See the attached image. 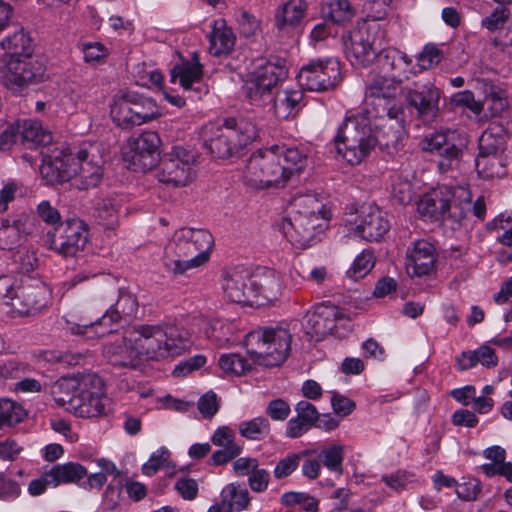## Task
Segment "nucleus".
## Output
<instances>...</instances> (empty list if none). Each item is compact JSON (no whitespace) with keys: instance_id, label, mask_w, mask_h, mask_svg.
Wrapping results in <instances>:
<instances>
[{"instance_id":"29","label":"nucleus","mask_w":512,"mask_h":512,"mask_svg":"<svg viewBox=\"0 0 512 512\" xmlns=\"http://www.w3.org/2000/svg\"><path fill=\"white\" fill-rule=\"evenodd\" d=\"M138 311V303L136 298L125 291H120L117 301L111 305L104 315V320L117 330L122 323L130 322Z\"/></svg>"},{"instance_id":"56","label":"nucleus","mask_w":512,"mask_h":512,"mask_svg":"<svg viewBox=\"0 0 512 512\" xmlns=\"http://www.w3.org/2000/svg\"><path fill=\"white\" fill-rule=\"evenodd\" d=\"M371 113L367 108L351 109L346 112L339 128H371Z\"/></svg>"},{"instance_id":"24","label":"nucleus","mask_w":512,"mask_h":512,"mask_svg":"<svg viewBox=\"0 0 512 512\" xmlns=\"http://www.w3.org/2000/svg\"><path fill=\"white\" fill-rule=\"evenodd\" d=\"M346 57L352 65L367 67L377 57L371 35L366 29H354L344 38Z\"/></svg>"},{"instance_id":"10","label":"nucleus","mask_w":512,"mask_h":512,"mask_svg":"<svg viewBox=\"0 0 512 512\" xmlns=\"http://www.w3.org/2000/svg\"><path fill=\"white\" fill-rule=\"evenodd\" d=\"M301 325L305 334L316 340L327 334L344 337L352 327L346 314L329 302L314 305L304 315Z\"/></svg>"},{"instance_id":"28","label":"nucleus","mask_w":512,"mask_h":512,"mask_svg":"<svg viewBox=\"0 0 512 512\" xmlns=\"http://www.w3.org/2000/svg\"><path fill=\"white\" fill-rule=\"evenodd\" d=\"M211 442L220 447L211 456L212 464L217 466L230 462L242 452V446L236 442V433L229 426L218 427L211 436Z\"/></svg>"},{"instance_id":"63","label":"nucleus","mask_w":512,"mask_h":512,"mask_svg":"<svg viewBox=\"0 0 512 512\" xmlns=\"http://www.w3.org/2000/svg\"><path fill=\"white\" fill-rule=\"evenodd\" d=\"M20 494V484L16 480L0 474V500L7 502L14 501Z\"/></svg>"},{"instance_id":"45","label":"nucleus","mask_w":512,"mask_h":512,"mask_svg":"<svg viewBox=\"0 0 512 512\" xmlns=\"http://www.w3.org/2000/svg\"><path fill=\"white\" fill-rule=\"evenodd\" d=\"M21 222L9 218L0 221V248L3 250L14 251L21 244Z\"/></svg>"},{"instance_id":"51","label":"nucleus","mask_w":512,"mask_h":512,"mask_svg":"<svg viewBox=\"0 0 512 512\" xmlns=\"http://www.w3.org/2000/svg\"><path fill=\"white\" fill-rule=\"evenodd\" d=\"M26 416L22 406L10 399H0V429L20 423Z\"/></svg>"},{"instance_id":"64","label":"nucleus","mask_w":512,"mask_h":512,"mask_svg":"<svg viewBox=\"0 0 512 512\" xmlns=\"http://www.w3.org/2000/svg\"><path fill=\"white\" fill-rule=\"evenodd\" d=\"M197 407L204 418L213 417L219 409L216 393L213 391H208L203 394L198 400Z\"/></svg>"},{"instance_id":"17","label":"nucleus","mask_w":512,"mask_h":512,"mask_svg":"<svg viewBox=\"0 0 512 512\" xmlns=\"http://www.w3.org/2000/svg\"><path fill=\"white\" fill-rule=\"evenodd\" d=\"M57 232L58 235L49 232L46 243L50 250L63 256H75L88 242V225L78 217L66 219Z\"/></svg>"},{"instance_id":"11","label":"nucleus","mask_w":512,"mask_h":512,"mask_svg":"<svg viewBox=\"0 0 512 512\" xmlns=\"http://www.w3.org/2000/svg\"><path fill=\"white\" fill-rule=\"evenodd\" d=\"M161 138L155 130H143L137 137H130L121 149L126 167L139 173H146L157 167L161 161Z\"/></svg>"},{"instance_id":"36","label":"nucleus","mask_w":512,"mask_h":512,"mask_svg":"<svg viewBox=\"0 0 512 512\" xmlns=\"http://www.w3.org/2000/svg\"><path fill=\"white\" fill-rule=\"evenodd\" d=\"M219 498H221L230 512L247 510L251 501L247 487L238 482L226 484L222 488Z\"/></svg>"},{"instance_id":"55","label":"nucleus","mask_w":512,"mask_h":512,"mask_svg":"<svg viewBox=\"0 0 512 512\" xmlns=\"http://www.w3.org/2000/svg\"><path fill=\"white\" fill-rule=\"evenodd\" d=\"M170 460V451L165 447L161 446L154 451L147 462L142 465V472L144 475L153 476L160 469L168 466Z\"/></svg>"},{"instance_id":"46","label":"nucleus","mask_w":512,"mask_h":512,"mask_svg":"<svg viewBox=\"0 0 512 512\" xmlns=\"http://www.w3.org/2000/svg\"><path fill=\"white\" fill-rule=\"evenodd\" d=\"M509 130H483L478 140L479 153L500 154L505 148Z\"/></svg>"},{"instance_id":"30","label":"nucleus","mask_w":512,"mask_h":512,"mask_svg":"<svg viewBox=\"0 0 512 512\" xmlns=\"http://www.w3.org/2000/svg\"><path fill=\"white\" fill-rule=\"evenodd\" d=\"M208 39L210 53L216 57L229 55L234 50L236 36L223 18L212 22V31Z\"/></svg>"},{"instance_id":"5","label":"nucleus","mask_w":512,"mask_h":512,"mask_svg":"<svg viewBox=\"0 0 512 512\" xmlns=\"http://www.w3.org/2000/svg\"><path fill=\"white\" fill-rule=\"evenodd\" d=\"M56 388L65 393L54 396L59 407L79 418H92L106 415L109 399L106 396L102 379L93 373L77 377H62Z\"/></svg>"},{"instance_id":"6","label":"nucleus","mask_w":512,"mask_h":512,"mask_svg":"<svg viewBox=\"0 0 512 512\" xmlns=\"http://www.w3.org/2000/svg\"><path fill=\"white\" fill-rule=\"evenodd\" d=\"M292 334L283 325L266 326L245 336V348L250 360L264 367L282 365L290 352Z\"/></svg>"},{"instance_id":"13","label":"nucleus","mask_w":512,"mask_h":512,"mask_svg":"<svg viewBox=\"0 0 512 512\" xmlns=\"http://www.w3.org/2000/svg\"><path fill=\"white\" fill-rule=\"evenodd\" d=\"M45 76L44 59L40 55L31 54L21 58H10L7 61L2 83L13 93L21 94L30 86L43 82Z\"/></svg>"},{"instance_id":"40","label":"nucleus","mask_w":512,"mask_h":512,"mask_svg":"<svg viewBox=\"0 0 512 512\" xmlns=\"http://www.w3.org/2000/svg\"><path fill=\"white\" fill-rule=\"evenodd\" d=\"M193 62H184L175 65L170 70V81L175 83L179 80L180 85L188 90L192 87L193 83L199 82L202 77V65L196 54L193 55Z\"/></svg>"},{"instance_id":"3","label":"nucleus","mask_w":512,"mask_h":512,"mask_svg":"<svg viewBox=\"0 0 512 512\" xmlns=\"http://www.w3.org/2000/svg\"><path fill=\"white\" fill-rule=\"evenodd\" d=\"M331 219L330 203L307 192L292 197L287 215L276 227L292 246L305 249L328 229Z\"/></svg>"},{"instance_id":"9","label":"nucleus","mask_w":512,"mask_h":512,"mask_svg":"<svg viewBox=\"0 0 512 512\" xmlns=\"http://www.w3.org/2000/svg\"><path fill=\"white\" fill-rule=\"evenodd\" d=\"M198 153L190 148L175 145L166 152L159 164V182L175 188L186 187L197 177Z\"/></svg>"},{"instance_id":"27","label":"nucleus","mask_w":512,"mask_h":512,"mask_svg":"<svg viewBox=\"0 0 512 512\" xmlns=\"http://www.w3.org/2000/svg\"><path fill=\"white\" fill-rule=\"evenodd\" d=\"M19 137L27 149L45 148L53 142L51 130H0V151L11 149Z\"/></svg>"},{"instance_id":"21","label":"nucleus","mask_w":512,"mask_h":512,"mask_svg":"<svg viewBox=\"0 0 512 512\" xmlns=\"http://www.w3.org/2000/svg\"><path fill=\"white\" fill-rule=\"evenodd\" d=\"M283 291L281 275L274 269L250 270V305H265L278 300Z\"/></svg>"},{"instance_id":"19","label":"nucleus","mask_w":512,"mask_h":512,"mask_svg":"<svg viewBox=\"0 0 512 512\" xmlns=\"http://www.w3.org/2000/svg\"><path fill=\"white\" fill-rule=\"evenodd\" d=\"M288 76L284 60H277L276 63L267 61L259 66L243 86L245 96L252 102L257 103L266 97L272 96L273 89Z\"/></svg>"},{"instance_id":"34","label":"nucleus","mask_w":512,"mask_h":512,"mask_svg":"<svg viewBox=\"0 0 512 512\" xmlns=\"http://www.w3.org/2000/svg\"><path fill=\"white\" fill-rule=\"evenodd\" d=\"M121 206V197L106 196L96 203L94 217L105 230H113L118 224V213Z\"/></svg>"},{"instance_id":"50","label":"nucleus","mask_w":512,"mask_h":512,"mask_svg":"<svg viewBox=\"0 0 512 512\" xmlns=\"http://www.w3.org/2000/svg\"><path fill=\"white\" fill-rule=\"evenodd\" d=\"M290 277L295 282V284L301 282H308L318 287H321L332 280L333 274L324 265H314L309 269V271L305 275L301 274L296 269L291 270Z\"/></svg>"},{"instance_id":"2","label":"nucleus","mask_w":512,"mask_h":512,"mask_svg":"<svg viewBox=\"0 0 512 512\" xmlns=\"http://www.w3.org/2000/svg\"><path fill=\"white\" fill-rule=\"evenodd\" d=\"M107 147L100 142H84L77 151L70 148L55 149L52 154L43 151L39 168L47 184L70 182L71 186L86 190L96 187L103 176Z\"/></svg>"},{"instance_id":"23","label":"nucleus","mask_w":512,"mask_h":512,"mask_svg":"<svg viewBox=\"0 0 512 512\" xmlns=\"http://www.w3.org/2000/svg\"><path fill=\"white\" fill-rule=\"evenodd\" d=\"M221 288L230 302L250 305V269L243 265L225 269L221 275Z\"/></svg>"},{"instance_id":"31","label":"nucleus","mask_w":512,"mask_h":512,"mask_svg":"<svg viewBox=\"0 0 512 512\" xmlns=\"http://www.w3.org/2000/svg\"><path fill=\"white\" fill-rule=\"evenodd\" d=\"M63 321V329L86 340H95L116 331L109 321L104 320V315L89 323H76L66 317Z\"/></svg>"},{"instance_id":"61","label":"nucleus","mask_w":512,"mask_h":512,"mask_svg":"<svg viewBox=\"0 0 512 512\" xmlns=\"http://www.w3.org/2000/svg\"><path fill=\"white\" fill-rule=\"evenodd\" d=\"M442 57L443 53L440 49L433 44H427L417 56V63L421 70H427L440 63Z\"/></svg>"},{"instance_id":"37","label":"nucleus","mask_w":512,"mask_h":512,"mask_svg":"<svg viewBox=\"0 0 512 512\" xmlns=\"http://www.w3.org/2000/svg\"><path fill=\"white\" fill-rule=\"evenodd\" d=\"M402 84V82L378 73L366 85L365 96L367 99L376 98L390 102L396 96L397 90L403 88Z\"/></svg>"},{"instance_id":"7","label":"nucleus","mask_w":512,"mask_h":512,"mask_svg":"<svg viewBox=\"0 0 512 512\" xmlns=\"http://www.w3.org/2000/svg\"><path fill=\"white\" fill-rule=\"evenodd\" d=\"M279 153L274 146L253 152L242 169L241 179L244 185L253 190L284 187L286 183Z\"/></svg>"},{"instance_id":"49","label":"nucleus","mask_w":512,"mask_h":512,"mask_svg":"<svg viewBox=\"0 0 512 512\" xmlns=\"http://www.w3.org/2000/svg\"><path fill=\"white\" fill-rule=\"evenodd\" d=\"M239 433L248 440H263L270 434L269 420L263 416H259L243 421L239 424Z\"/></svg>"},{"instance_id":"1","label":"nucleus","mask_w":512,"mask_h":512,"mask_svg":"<svg viewBox=\"0 0 512 512\" xmlns=\"http://www.w3.org/2000/svg\"><path fill=\"white\" fill-rule=\"evenodd\" d=\"M188 332L173 323L141 324L114 343L103 353L113 366L137 368L144 361H162L177 357L191 345Z\"/></svg>"},{"instance_id":"33","label":"nucleus","mask_w":512,"mask_h":512,"mask_svg":"<svg viewBox=\"0 0 512 512\" xmlns=\"http://www.w3.org/2000/svg\"><path fill=\"white\" fill-rule=\"evenodd\" d=\"M277 147L279 161L282 162L285 183L294 175L299 174L307 165V153L303 148L286 147L285 145H273Z\"/></svg>"},{"instance_id":"18","label":"nucleus","mask_w":512,"mask_h":512,"mask_svg":"<svg viewBox=\"0 0 512 512\" xmlns=\"http://www.w3.org/2000/svg\"><path fill=\"white\" fill-rule=\"evenodd\" d=\"M375 130H338L335 136L337 153L350 165L360 164L376 146H382Z\"/></svg>"},{"instance_id":"44","label":"nucleus","mask_w":512,"mask_h":512,"mask_svg":"<svg viewBox=\"0 0 512 512\" xmlns=\"http://www.w3.org/2000/svg\"><path fill=\"white\" fill-rule=\"evenodd\" d=\"M302 98V92L297 90H287L282 94H278L274 99L275 115L279 119H288L289 117L294 116L299 109V103Z\"/></svg>"},{"instance_id":"60","label":"nucleus","mask_w":512,"mask_h":512,"mask_svg":"<svg viewBox=\"0 0 512 512\" xmlns=\"http://www.w3.org/2000/svg\"><path fill=\"white\" fill-rule=\"evenodd\" d=\"M237 22L240 34L246 38L255 35L260 28V21L244 9L238 11Z\"/></svg>"},{"instance_id":"15","label":"nucleus","mask_w":512,"mask_h":512,"mask_svg":"<svg viewBox=\"0 0 512 512\" xmlns=\"http://www.w3.org/2000/svg\"><path fill=\"white\" fill-rule=\"evenodd\" d=\"M211 135H202L204 147L215 159L239 156L257 138V130H209Z\"/></svg>"},{"instance_id":"20","label":"nucleus","mask_w":512,"mask_h":512,"mask_svg":"<svg viewBox=\"0 0 512 512\" xmlns=\"http://www.w3.org/2000/svg\"><path fill=\"white\" fill-rule=\"evenodd\" d=\"M214 246L212 234L205 229L181 228L165 246L166 258L190 257L197 252L211 253Z\"/></svg>"},{"instance_id":"4","label":"nucleus","mask_w":512,"mask_h":512,"mask_svg":"<svg viewBox=\"0 0 512 512\" xmlns=\"http://www.w3.org/2000/svg\"><path fill=\"white\" fill-rule=\"evenodd\" d=\"M12 271L22 274L0 276V299L15 314L30 315L41 310L47 303L49 290L44 282L27 275L34 270L37 259L25 248L12 253Z\"/></svg>"},{"instance_id":"41","label":"nucleus","mask_w":512,"mask_h":512,"mask_svg":"<svg viewBox=\"0 0 512 512\" xmlns=\"http://www.w3.org/2000/svg\"><path fill=\"white\" fill-rule=\"evenodd\" d=\"M307 9L304 0H289L275 15V24L278 29H284L286 26L297 27L302 21Z\"/></svg>"},{"instance_id":"42","label":"nucleus","mask_w":512,"mask_h":512,"mask_svg":"<svg viewBox=\"0 0 512 512\" xmlns=\"http://www.w3.org/2000/svg\"><path fill=\"white\" fill-rule=\"evenodd\" d=\"M321 12L325 19L338 25L350 22L355 16V10L348 0H326Z\"/></svg>"},{"instance_id":"53","label":"nucleus","mask_w":512,"mask_h":512,"mask_svg":"<svg viewBox=\"0 0 512 512\" xmlns=\"http://www.w3.org/2000/svg\"><path fill=\"white\" fill-rule=\"evenodd\" d=\"M134 115L133 125H142L158 116L155 103L148 98L138 95V99L133 102Z\"/></svg>"},{"instance_id":"14","label":"nucleus","mask_w":512,"mask_h":512,"mask_svg":"<svg viewBox=\"0 0 512 512\" xmlns=\"http://www.w3.org/2000/svg\"><path fill=\"white\" fill-rule=\"evenodd\" d=\"M341 80L340 62L335 58L312 60L297 74L298 84L308 91L332 90Z\"/></svg>"},{"instance_id":"26","label":"nucleus","mask_w":512,"mask_h":512,"mask_svg":"<svg viewBox=\"0 0 512 512\" xmlns=\"http://www.w3.org/2000/svg\"><path fill=\"white\" fill-rule=\"evenodd\" d=\"M377 63L381 74L404 83L409 79L412 59L396 48H385L377 54Z\"/></svg>"},{"instance_id":"25","label":"nucleus","mask_w":512,"mask_h":512,"mask_svg":"<svg viewBox=\"0 0 512 512\" xmlns=\"http://www.w3.org/2000/svg\"><path fill=\"white\" fill-rule=\"evenodd\" d=\"M456 132L457 130H434L422 140V149L442 157L440 166L448 165L459 157L464 146L463 143L456 144L452 141Z\"/></svg>"},{"instance_id":"59","label":"nucleus","mask_w":512,"mask_h":512,"mask_svg":"<svg viewBox=\"0 0 512 512\" xmlns=\"http://www.w3.org/2000/svg\"><path fill=\"white\" fill-rule=\"evenodd\" d=\"M300 460V453H292L280 459L274 467V477L276 479H284L289 477L300 465Z\"/></svg>"},{"instance_id":"62","label":"nucleus","mask_w":512,"mask_h":512,"mask_svg":"<svg viewBox=\"0 0 512 512\" xmlns=\"http://www.w3.org/2000/svg\"><path fill=\"white\" fill-rule=\"evenodd\" d=\"M414 480V475L405 470H397L390 474L383 475L381 481L393 490L403 489Z\"/></svg>"},{"instance_id":"48","label":"nucleus","mask_w":512,"mask_h":512,"mask_svg":"<svg viewBox=\"0 0 512 512\" xmlns=\"http://www.w3.org/2000/svg\"><path fill=\"white\" fill-rule=\"evenodd\" d=\"M218 366L226 375L241 376L251 369V363L239 353H224L218 358Z\"/></svg>"},{"instance_id":"12","label":"nucleus","mask_w":512,"mask_h":512,"mask_svg":"<svg viewBox=\"0 0 512 512\" xmlns=\"http://www.w3.org/2000/svg\"><path fill=\"white\" fill-rule=\"evenodd\" d=\"M455 191L447 186H437L424 193L416 202V209L423 221L459 224L465 217L463 208L452 204Z\"/></svg>"},{"instance_id":"43","label":"nucleus","mask_w":512,"mask_h":512,"mask_svg":"<svg viewBox=\"0 0 512 512\" xmlns=\"http://www.w3.org/2000/svg\"><path fill=\"white\" fill-rule=\"evenodd\" d=\"M211 253L197 252L194 256L167 258V269L174 275H186L190 271L198 269L208 263Z\"/></svg>"},{"instance_id":"52","label":"nucleus","mask_w":512,"mask_h":512,"mask_svg":"<svg viewBox=\"0 0 512 512\" xmlns=\"http://www.w3.org/2000/svg\"><path fill=\"white\" fill-rule=\"evenodd\" d=\"M488 230H504L496 241L504 246H512V213L504 211L495 216L488 224Z\"/></svg>"},{"instance_id":"39","label":"nucleus","mask_w":512,"mask_h":512,"mask_svg":"<svg viewBox=\"0 0 512 512\" xmlns=\"http://www.w3.org/2000/svg\"><path fill=\"white\" fill-rule=\"evenodd\" d=\"M477 174L482 179L500 178L506 175V163L501 154L478 153L475 159Z\"/></svg>"},{"instance_id":"57","label":"nucleus","mask_w":512,"mask_h":512,"mask_svg":"<svg viewBox=\"0 0 512 512\" xmlns=\"http://www.w3.org/2000/svg\"><path fill=\"white\" fill-rule=\"evenodd\" d=\"M138 99V94L132 92H126L122 95L121 99L116 104V107L112 110V113H115L116 108L118 107L117 112V120L118 124L122 123L132 124L134 120L133 111V102Z\"/></svg>"},{"instance_id":"54","label":"nucleus","mask_w":512,"mask_h":512,"mask_svg":"<svg viewBox=\"0 0 512 512\" xmlns=\"http://www.w3.org/2000/svg\"><path fill=\"white\" fill-rule=\"evenodd\" d=\"M320 462L330 471L342 472L344 459V447L339 444H332L323 448L320 452Z\"/></svg>"},{"instance_id":"16","label":"nucleus","mask_w":512,"mask_h":512,"mask_svg":"<svg viewBox=\"0 0 512 512\" xmlns=\"http://www.w3.org/2000/svg\"><path fill=\"white\" fill-rule=\"evenodd\" d=\"M401 95L409 107L416 110L424 125L433 122L439 113V89L429 80H417L401 88Z\"/></svg>"},{"instance_id":"58","label":"nucleus","mask_w":512,"mask_h":512,"mask_svg":"<svg viewBox=\"0 0 512 512\" xmlns=\"http://www.w3.org/2000/svg\"><path fill=\"white\" fill-rule=\"evenodd\" d=\"M510 16V10L506 5L496 7L493 12L482 19L481 24L490 32H494L504 28Z\"/></svg>"},{"instance_id":"8","label":"nucleus","mask_w":512,"mask_h":512,"mask_svg":"<svg viewBox=\"0 0 512 512\" xmlns=\"http://www.w3.org/2000/svg\"><path fill=\"white\" fill-rule=\"evenodd\" d=\"M344 237L359 241H380L390 229L387 213L377 205L363 206L348 214L341 225Z\"/></svg>"},{"instance_id":"38","label":"nucleus","mask_w":512,"mask_h":512,"mask_svg":"<svg viewBox=\"0 0 512 512\" xmlns=\"http://www.w3.org/2000/svg\"><path fill=\"white\" fill-rule=\"evenodd\" d=\"M52 487L61 484L75 483L80 486L82 480L87 476V469L76 462L56 464L50 468Z\"/></svg>"},{"instance_id":"47","label":"nucleus","mask_w":512,"mask_h":512,"mask_svg":"<svg viewBox=\"0 0 512 512\" xmlns=\"http://www.w3.org/2000/svg\"><path fill=\"white\" fill-rule=\"evenodd\" d=\"M376 258L374 252L370 248L363 249L354 258L352 264L346 271L348 278L359 280L368 275L375 266Z\"/></svg>"},{"instance_id":"32","label":"nucleus","mask_w":512,"mask_h":512,"mask_svg":"<svg viewBox=\"0 0 512 512\" xmlns=\"http://www.w3.org/2000/svg\"><path fill=\"white\" fill-rule=\"evenodd\" d=\"M204 335L218 347H224L234 341L237 324L224 319H211L203 322Z\"/></svg>"},{"instance_id":"22","label":"nucleus","mask_w":512,"mask_h":512,"mask_svg":"<svg viewBox=\"0 0 512 512\" xmlns=\"http://www.w3.org/2000/svg\"><path fill=\"white\" fill-rule=\"evenodd\" d=\"M435 246L425 239H418L407 247L405 254V268L411 277L429 275L435 270Z\"/></svg>"},{"instance_id":"35","label":"nucleus","mask_w":512,"mask_h":512,"mask_svg":"<svg viewBox=\"0 0 512 512\" xmlns=\"http://www.w3.org/2000/svg\"><path fill=\"white\" fill-rule=\"evenodd\" d=\"M1 47L10 58H21L34 54L31 37L23 28L7 35L1 41Z\"/></svg>"}]
</instances>
